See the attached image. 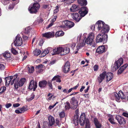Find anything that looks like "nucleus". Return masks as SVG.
<instances>
[{
  "label": "nucleus",
  "mask_w": 128,
  "mask_h": 128,
  "mask_svg": "<svg viewBox=\"0 0 128 128\" xmlns=\"http://www.w3.org/2000/svg\"><path fill=\"white\" fill-rule=\"evenodd\" d=\"M79 86V84H78L77 85L75 86V87H73L72 88L73 90H76L77 88Z\"/></svg>",
  "instance_id": "obj_60"
},
{
  "label": "nucleus",
  "mask_w": 128,
  "mask_h": 128,
  "mask_svg": "<svg viewBox=\"0 0 128 128\" xmlns=\"http://www.w3.org/2000/svg\"><path fill=\"white\" fill-rule=\"evenodd\" d=\"M44 67V65L41 64L38 66H36V68L38 70L42 68H44L43 67Z\"/></svg>",
  "instance_id": "obj_45"
},
{
  "label": "nucleus",
  "mask_w": 128,
  "mask_h": 128,
  "mask_svg": "<svg viewBox=\"0 0 128 128\" xmlns=\"http://www.w3.org/2000/svg\"><path fill=\"white\" fill-rule=\"evenodd\" d=\"M62 92L64 93H66L68 94V90L66 89H64L63 90Z\"/></svg>",
  "instance_id": "obj_59"
},
{
  "label": "nucleus",
  "mask_w": 128,
  "mask_h": 128,
  "mask_svg": "<svg viewBox=\"0 0 128 128\" xmlns=\"http://www.w3.org/2000/svg\"><path fill=\"white\" fill-rule=\"evenodd\" d=\"M106 75V72H104L100 74L98 78V80L99 84L102 82L104 80Z\"/></svg>",
  "instance_id": "obj_17"
},
{
  "label": "nucleus",
  "mask_w": 128,
  "mask_h": 128,
  "mask_svg": "<svg viewBox=\"0 0 128 128\" xmlns=\"http://www.w3.org/2000/svg\"><path fill=\"white\" fill-rule=\"evenodd\" d=\"M49 121L48 124L49 126H52L55 123V120L54 118L51 116H49L48 117Z\"/></svg>",
  "instance_id": "obj_21"
},
{
  "label": "nucleus",
  "mask_w": 128,
  "mask_h": 128,
  "mask_svg": "<svg viewBox=\"0 0 128 128\" xmlns=\"http://www.w3.org/2000/svg\"><path fill=\"white\" fill-rule=\"evenodd\" d=\"M109 118H108V120L112 124H115V122L113 116L111 115H109Z\"/></svg>",
  "instance_id": "obj_34"
},
{
  "label": "nucleus",
  "mask_w": 128,
  "mask_h": 128,
  "mask_svg": "<svg viewBox=\"0 0 128 128\" xmlns=\"http://www.w3.org/2000/svg\"><path fill=\"white\" fill-rule=\"evenodd\" d=\"M120 66L116 63V62H115L114 64L113 67L112 68V70L114 71H115L117 70Z\"/></svg>",
  "instance_id": "obj_32"
},
{
  "label": "nucleus",
  "mask_w": 128,
  "mask_h": 128,
  "mask_svg": "<svg viewBox=\"0 0 128 128\" xmlns=\"http://www.w3.org/2000/svg\"><path fill=\"white\" fill-rule=\"evenodd\" d=\"M11 76L12 77V79H13L11 82V85H12L14 83V81L17 78L18 75L17 74H16L14 75L13 76Z\"/></svg>",
  "instance_id": "obj_40"
},
{
  "label": "nucleus",
  "mask_w": 128,
  "mask_h": 128,
  "mask_svg": "<svg viewBox=\"0 0 128 128\" xmlns=\"http://www.w3.org/2000/svg\"><path fill=\"white\" fill-rule=\"evenodd\" d=\"M20 112H21V113L22 112H24L26 110V108L24 107H22V108H20Z\"/></svg>",
  "instance_id": "obj_51"
},
{
  "label": "nucleus",
  "mask_w": 128,
  "mask_h": 128,
  "mask_svg": "<svg viewBox=\"0 0 128 128\" xmlns=\"http://www.w3.org/2000/svg\"><path fill=\"white\" fill-rule=\"evenodd\" d=\"M20 106V104L18 103H16L13 104V106L14 107H17Z\"/></svg>",
  "instance_id": "obj_54"
},
{
  "label": "nucleus",
  "mask_w": 128,
  "mask_h": 128,
  "mask_svg": "<svg viewBox=\"0 0 128 128\" xmlns=\"http://www.w3.org/2000/svg\"><path fill=\"white\" fill-rule=\"evenodd\" d=\"M59 116L60 118H62L64 117L65 116V114L64 111L61 112L60 113Z\"/></svg>",
  "instance_id": "obj_42"
},
{
  "label": "nucleus",
  "mask_w": 128,
  "mask_h": 128,
  "mask_svg": "<svg viewBox=\"0 0 128 128\" xmlns=\"http://www.w3.org/2000/svg\"><path fill=\"white\" fill-rule=\"evenodd\" d=\"M80 125L83 126L85 124V128H90V124L88 120L85 118V114L84 113H82L80 116L79 120Z\"/></svg>",
  "instance_id": "obj_4"
},
{
  "label": "nucleus",
  "mask_w": 128,
  "mask_h": 128,
  "mask_svg": "<svg viewBox=\"0 0 128 128\" xmlns=\"http://www.w3.org/2000/svg\"><path fill=\"white\" fill-rule=\"evenodd\" d=\"M106 82H108L112 78L113 76V74L111 72H108L107 73L106 72Z\"/></svg>",
  "instance_id": "obj_19"
},
{
  "label": "nucleus",
  "mask_w": 128,
  "mask_h": 128,
  "mask_svg": "<svg viewBox=\"0 0 128 128\" xmlns=\"http://www.w3.org/2000/svg\"><path fill=\"white\" fill-rule=\"evenodd\" d=\"M56 80L57 82H60L61 80L60 78V76L58 75L55 76L52 80V81Z\"/></svg>",
  "instance_id": "obj_35"
},
{
  "label": "nucleus",
  "mask_w": 128,
  "mask_h": 128,
  "mask_svg": "<svg viewBox=\"0 0 128 128\" xmlns=\"http://www.w3.org/2000/svg\"><path fill=\"white\" fill-rule=\"evenodd\" d=\"M94 123L96 128H101L102 127V124L98 121L96 118H95L94 120Z\"/></svg>",
  "instance_id": "obj_25"
},
{
  "label": "nucleus",
  "mask_w": 128,
  "mask_h": 128,
  "mask_svg": "<svg viewBox=\"0 0 128 128\" xmlns=\"http://www.w3.org/2000/svg\"><path fill=\"white\" fill-rule=\"evenodd\" d=\"M47 84V82L45 80H43L39 83V86L40 88L45 87Z\"/></svg>",
  "instance_id": "obj_26"
},
{
  "label": "nucleus",
  "mask_w": 128,
  "mask_h": 128,
  "mask_svg": "<svg viewBox=\"0 0 128 128\" xmlns=\"http://www.w3.org/2000/svg\"><path fill=\"white\" fill-rule=\"evenodd\" d=\"M56 125L59 126L60 124V121L58 119H57L56 120Z\"/></svg>",
  "instance_id": "obj_56"
},
{
  "label": "nucleus",
  "mask_w": 128,
  "mask_h": 128,
  "mask_svg": "<svg viewBox=\"0 0 128 128\" xmlns=\"http://www.w3.org/2000/svg\"><path fill=\"white\" fill-rule=\"evenodd\" d=\"M76 46V44L75 43H72V44H71V46L72 48H73L74 47Z\"/></svg>",
  "instance_id": "obj_58"
},
{
  "label": "nucleus",
  "mask_w": 128,
  "mask_h": 128,
  "mask_svg": "<svg viewBox=\"0 0 128 128\" xmlns=\"http://www.w3.org/2000/svg\"><path fill=\"white\" fill-rule=\"evenodd\" d=\"M11 51L12 53H13L14 55L18 53L16 50L13 48H12Z\"/></svg>",
  "instance_id": "obj_48"
},
{
  "label": "nucleus",
  "mask_w": 128,
  "mask_h": 128,
  "mask_svg": "<svg viewBox=\"0 0 128 128\" xmlns=\"http://www.w3.org/2000/svg\"><path fill=\"white\" fill-rule=\"evenodd\" d=\"M65 109V110H68L70 108V104L68 102H66L64 104Z\"/></svg>",
  "instance_id": "obj_38"
},
{
  "label": "nucleus",
  "mask_w": 128,
  "mask_h": 128,
  "mask_svg": "<svg viewBox=\"0 0 128 128\" xmlns=\"http://www.w3.org/2000/svg\"><path fill=\"white\" fill-rule=\"evenodd\" d=\"M5 68L4 65L2 64H0V70H4Z\"/></svg>",
  "instance_id": "obj_46"
},
{
  "label": "nucleus",
  "mask_w": 128,
  "mask_h": 128,
  "mask_svg": "<svg viewBox=\"0 0 128 128\" xmlns=\"http://www.w3.org/2000/svg\"><path fill=\"white\" fill-rule=\"evenodd\" d=\"M41 53V50L38 49H36L33 52V53L35 56H38Z\"/></svg>",
  "instance_id": "obj_33"
},
{
  "label": "nucleus",
  "mask_w": 128,
  "mask_h": 128,
  "mask_svg": "<svg viewBox=\"0 0 128 128\" xmlns=\"http://www.w3.org/2000/svg\"><path fill=\"white\" fill-rule=\"evenodd\" d=\"M115 62H116V63L120 66L123 64L124 62V60L122 58H120L118 60L115 61Z\"/></svg>",
  "instance_id": "obj_37"
},
{
  "label": "nucleus",
  "mask_w": 128,
  "mask_h": 128,
  "mask_svg": "<svg viewBox=\"0 0 128 128\" xmlns=\"http://www.w3.org/2000/svg\"><path fill=\"white\" fill-rule=\"evenodd\" d=\"M10 1V0H4L2 1V3L4 5H6L8 4Z\"/></svg>",
  "instance_id": "obj_47"
},
{
  "label": "nucleus",
  "mask_w": 128,
  "mask_h": 128,
  "mask_svg": "<svg viewBox=\"0 0 128 128\" xmlns=\"http://www.w3.org/2000/svg\"><path fill=\"white\" fill-rule=\"evenodd\" d=\"M78 2L81 6H86L87 4L86 0H78Z\"/></svg>",
  "instance_id": "obj_31"
},
{
  "label": "nucleus",
  "mask_w": 128,
  "mask_h": 128,
  "mask_svg": "<svg viewBox=\"0 0 128 128\" xmlns=\"http://www.w3.org/2000/svg\"><path fill=\"white\" fill-rule=\"evenodd\" d=\"M72 15V18L77 22H79L82 18L78 13L76 12L73 13Z\"/></svg>",
  "instance_id": "obj_15"
},
{
  "label": "nucleus",
  "mask_w": 128,
  "mask_h": 128,
  "mask_svg": "<svg viewBox=\"0 0 128 128\" xmlns=\"http://www.w3.org/2000/svg\"><path fill=\"white\" fill-rule=\"evenodd\" d=\"M55 105H53L50 106L49 107V109L50 110L52 109L55 106Z\"/></svg>",
  "instance_id": "obj_64"
},
{
  "label": "nucleus",
  "mask_w": 128,
  "mask_h": 128,
  "mask_svg": "<svg viewBox=\"0 0 128 128\" xmlns=\"http://www.w3.org/2000/svg\"><path fill=\"white\" fill-rule=\"evenodd\" d=\"M94 34L92 32L90 33L88 35L86 33H84L82 36L81 34H80L77 38L79 42L76 46L77 50L84 46L85 43L92 47H95L96 44L94 40Z\"/></svg>",
  "instance_id": "obj_1"
},
{
  "label": "nucleus",
  "mask_w": 128,
  "mask_h": 128,
  "mask_svg": "<svg viewBox=\"0 0 128 128\" xmlns=\"http://www.w3.org/2000/svg\"><path fill=\"white\" fill-rule=\"evenodd\" d=\"M106 51L105 48L104 46H99L97 48L96 52L98 54H102Z\"/></svg>",
  "instance_id": "obj_20"
},
{
  "label": "nucleus",
  "mask_w": 128,
  "mask_h": 128,
  "mask_svg": "<svg viewBox=\"0 0 128 128\" xmlns=\"http://www.w3.org/2000/svg\"><path fill=\"white\" fill-rule=\"evenodd\" d=\"M111 99L112 100H115L117 102H119L120 101V99L118 96V94L116 92L113 93L111 96Z\"/></svg>",
  "instance_id": "obj_16"
},
{
  "label": "nucleus",
  "mask_w": 128,
  "mask_h": 128,
  "mask_svg": "<svg viewBox=\"0 0 128 128\" xmlns=\"http://www.w3.org/2000/svg\"><path fill=\"white\" fill-rule=\"evenodd\" d=\"M79 9L78 6L75 4L73 5L70 9L72 12H75L78 10Z\"/></svg>",
  "instance_id": "obj_28"
},
{
  "label": "nucleus",
  "mask_w": 128,
  "mask_h": 128,
  "mask_svg": "<svg viewBox=\"0 0 128 128\" xmlns=\"http://www.w3.org/2000/svg\"><path fill=\"white\" fill-rule=\"evenodd\" d=\"M14 43L15 46H20L22 44V40L19 35H18L16 37Z\"/></svg>",
  "instance_id": "obj_10"
},
{
  "label": "nucleus",
  "mask_w": 128,
  "mask_h": 128,
  "mask_svg": "<svg viewBox=\"0 0 128 128\" xmlns=\"http://www.w3.org/2000/svg\"><path fill=\"white\" fill-rule=\"evenodd\" d=\"M88 10L86 7H84L81 8L79 11L81 17L84 16L88 12Z\"/></svg>",
  "instance_id": "obj_11"
},
{
  "label": "nucleus",
  "mask_w": 128,
  "mask_h": 128,
  "mask_svg": "<svg viewBox=\"0 0 128 128\" xmlns=\"http://www.w3.org/2000/svg\"><path fill=\"white\" fill-rule=\"evenodd\" d=\"M34 97V94H32L31 95V97L28 98V101H30L32 100Z\"/></svg>",
  "instance_id": "obj_49"
},
{
  "label": "nucleus",
  "mask_w": 128,
  "mask_h": 128,
  "mask_svg": "<svg viewBox=\"0 0 128 128\" xmlns=\"http://www.w3.org/2000/svg\"><path fill=\"white\" fill-rule=\"evenodd\" d=\"M96 26L98 30H101V32L104 34L108 32L110 30L109 26L101 20L98 21L96 24Z\"/></svg>",
  "instance_id": "obj_3"
},
{
  "label": "nucleus",
  "mask_w": 128,
  "mask_h": 128,
  "mask_svg": "<svg viewBox=\"0 0 128 128\" xmlns=\"http://www.w3.org/2000/svg\"><path fill=\"white\" fill-rule=\"evenodd\" d=\"M116 119L120 124H125L126 121L124 118L119 115H116Z\"/></svg>",
  "instance_id": "obj_13"
},
{
  "label": "nucleus",
  "mask_w": 128,
  "mask_h": 128,
  "mask_svg": "<svg viewBox=\"0 0 128 128\" xmlns=\"http://www.w3.org/2000/svg\"><path fill=\"white\" fill-rule=\"evenodd\" d=\"M74 24L68 20L64 21L62 22V25L60 26V28L64 29L67 27L71 28L74 26Z\"/></svg>",
  "instance_id": "obj_6"
},
{
  "label": "nucleus",
  "mask_w": 128,
  "mask_h": 128,
  "mask_svg": "<svg viewBox=\"0 0 128 128\" xmlns=\"http://www.w3.org/2000/svg\"><path fill=\"white\" fill-rule=\"evenodd\" d=\"M128 66V64H126L121 67L118 71V74H121Z\"/></svg>",
  "instance_id": "obj_23"
},
{
  "label": "nucleus",
  "mask_w": 128,
  "mask_h": 128,
  "mask_svg": "<svg viewBox=\"0 0 128 128\" xmlns=\"http://www.w3.org/2000/svg\"><path fill=\"white\" fill-rule=\"evenodd\" d=\"M43 43V40L42 39L40 40V42H39V44L40 45V46H42Z\"/></svg>",
  "instance_id": "obj_55"
},
{
  "label": "nucleus",
  "mask_w": 128,
  "mask_h": 128,
  "mask_svg": "<svg viewBox=\"0 0 128 128\" xmlns=\"http://www.w3.org/2000/svg\"><path fill=\"white\" fill-rule=\"evenodd\" d=\"M98 66L96 65H95L94 66V71H97L98 69Z\"/></svg>",
  "instance_id": "obj_52"
},
{
  "label": "nucleus",
  "mask_w": 128,
  "mask_h": 128,
  "mask_svg": "<svg viewBox=\"0 0 128 128\" xmlns=\"http://www.w3.org/2000/svg\"><path fill=\"white\" fill-rule=\"evenodd\" d=\"M64 34V32L61 30L58 31L55 34V36L56 37H59L63 36Z\"/></svg>",
  "instance_id": "obj_27"
},
{
  "label": "nucleus",
  "mask_w": 128,
  "mask_h": 128,
  "mask_svg": "<svg viewBox=\"0 0 128 128\" xmlns=\"http://www.w3.org/2000/svg\"><path fill=\"white\" fill-rule=\"evenodd\" d=\"M10 54L8 51H6L2 54L3 56H10L11 55Z\"/></svg>",
  "instance_id": "obj_41"
},
{
  "label": "nucleus",
  "mask_w": 128,
  "mask_h": 128,
  "mask_svg": "<svg viewBox=\"0 0 128 128\" xmlns=\"http://www.w3.org/2000/svg\"><path fill=\"white\" fill-rule=\"evenodd\" d=\"M15 112L17 114L21 113V112H20V110H16L15 111Z\"/></svg>",
  "instance_id": "obj_62"
},
{
  "label": "nucleus",
  "mask_w": 128,
  "mask_h": 128,
  "mask_svg": "<svg viewBox=\"0 0 128 128\" xmlns=\"http://www.w3.org/2000/svg\"><path fill=\"white\" fill-rule=\"evenodd\" d=\"M14 4H10L8 8V9L11 10H12L14 6Z\"/></svg>",
  "instance_id": "obj_50"
},
{
  "label": "nucleus",
  "mask_w": 128,
  "mask_h": 128,
  "mask_svg": "<svg viewBox=\"0 0 128 128\" xmlns=\"http://www.w3.org/2000/svg\"><path fill=\"white\" fill-rule=\"evenodd\" d=\"M27 70L28 71V72L30 73H32L34 71V67L31 66H27Z\"/></svg>",
  "instance_id": "obj_36"
},
{
  "label": "nucleus",
  "mask_w": 128,
  "mask_h": 128,
  "mask_svg": "<svg viewBox=\"0 0 128 128\" xmlns=\"http://www.w3.org/2000/svg\"><path fill=\"white\" fill-rule=\"evenodd\" d=\"M118 95V96L120 98V100L124 99L126 97L125 96L121 90H120L119 92Z\"/></svg>",
  "instance_id": "obj_30"
},
{
  "label": "nucleus",
  "mask_w": 128,
  "mask_h": 128,
  "mask_svg": "<svg viewBox=\"0 0 128 128\" xmlns=\"http://www.w3.org/2000/svg\"><path fill=\"white\" fill-rule=\"evenodd\" d=\"M12 106V104L10 103H8L6 104L5 105L6 107V108H8Z\"/></svg>",
  "instance_id": "obj_53"
},
{
  "label": "nucleus",
  "mask_w": 128,
  "mask_h": 128,
  "mask_svg": "<svg viewBox=\"0 0 128 128\" xmlns=\"http://www.w3.org/2000/svg\"><path fill=\"white\" fill-rule=\"evenodd\" d=\"M78 115H75L73 122L75 125H77L78 124Z\"/></svg>",
  "instance_id": "obj_29"
},
{
  "label": "nucleus",
  "mask_w": 128,
  "mask_h": 128,
  "mask_svg": "<svg viewBox=\"0 0 128 128\" xmlns=\"http://www.w3.org/2000/svg\"><path fill=\"white\" fill-rule=\"evenodd\" d=\"M96 26L94 25H92L91 26L90 28L92 30H94L95 28V26Z\"/></svg>",
  "instance_id": "obj_61"
},
{
  "label": "nucleus",
  "mask_w": 128,
  "mask_h": 128,
  "mask_svg": "<svg viewBox=\"0 0 128 128\" xmlns=\"http://www.w3.org/2000/svg\"><path fill=\"white\" fill-rule=\"evenodd\" d=\"M37 86V83L32 80L30 81L29 85L28 88L30 89H33V90L35 91Z\"/></svg>",
  "instance_id": "obj_12"
},
{
  "label": "nucleus",
  "mask_w": 128,
  "mask_h": 128,
  "mask_svg": "<svg viewBox=\"0 0 128 128\" xmlns=\"http://www.w3.org/2000/svg\"><path fill=\"white\" fill-rule=\"evenodd\" d=\"M70 64L69 62L67 61L65 64L63 68V71L64 73H66L70 70Z\"/></svg>",
  "instance_id": "obj_14"
},
{
  "label": "nucleus",
  "mask_w": 128,
  "mask_h": 128,
  "mask_svg": "<svg viewBox=\"0 0 128 128\" xmlns=\"http://www.w3.org/2000/svg\"><path fill=\"white\" fill-rule=\"evenodd\" d=\"M6 88L5 87H3L1 88L0 89V93H2L5 91Z\"/></svg>",
  "instance_id": "obj_43"
},
{
  "label": "nucleus",
  "mask_w": 128,
  "mask_h": 128,
  "mask_svg": "<svg viewBox=\"0 0 128 128\" xmlns=\"http://www.w3.org/2000/svg\"><path fill=\"white\" fill-rule=\"evenodd\" d=\"M78 101L74 97H72L71 98L70 103L72 108L74 109L76 108L78 106Z\"/></svg>",
  "instance_id": "obj_9"
},
{
  "label": "nucleus",
  "mask_w": 128,
  "mask_h": 128,
  "mask_svg": "<svg viewBox=\"0 0 128 128\" xmlns=\"http://www.w3.org/2000/svg\"><path fill=\"white\" fill-rule=\"evenodd\" d=\"M12 79V77L10 76L7 77L5 78L6 84V86H8L10 84Z\"/></svg>",
  "instance_id": "obj_22"
},
{
  "label": "nucleus",
  "mask_w": 128,
  "mask_h": 128,
  "mask_svg": "<svg viewBox=\"0 0 128 128\" xmlns=\"http://www.w3.org/2000/svg\"><path fill=\"white\" fill-rule=\"evenodd\" d=\"M122 115L128 118V114L125 113L124 112L123 113Z\"/></svg>",
  "instance_id": "obj_63"
},
{
  "label": "nucleus",
  "mask_w": 128,
  "mask_h": 128,
  "mask_svg": "<svg viewBox=\"0 0 128 128\" xmlns=\"http://www.w3.org/2000/svg\"><path fill=\"white\" fill-rule=\"evenodd\" d=\"M26 81V79L25 78H21L20 80L19 83L18 80H16L15 83L14 84V88L17 90L18 88V86H22L23 85L24 82Z\"/></svg>",
  "instance_id": "obj_8"
},
{
  "label": "nucleus",
  "mask_w": 128,
  "mask_h": 128,
  "mask_svg": "<svg viewBox=\"0 0 128 128\" xmlns=\"http://www.w3.org/2000/svg\"><path fill=\"white\" fill-rule=\"evenodd\" d=\"M31 29L29 27L26 28L24 30V32L26 34H28L31 31Z\"/></svg>",
  "instance_id": "obj_39"
},
{
  "label": "nucleus",
  "mask_w": 128,
  "mask_h": 128,
  "mask_svg": "<svg viewBox=\"0 0 128 128\" xmlns=\"http://www.w3.org/2000/svg\"><path fill=\"white\" fill-rule=\"evenodd\" d=\"M59 7L58 6H56L55 8L56 9H55L54 11V14L56 13L59 11Z\"/></svg>",
  "instance_id": "obj_44"
},
{
  "label": "nucleus",
  "mask_w": 128,
  "mask_h": 128,
  "mask_svg": "<svg viewBox=\"0 0 128 128\" xmlns=\"http://www.w3.org/2000/svg\"><path fill=\"white\" fill-rule=\"evenodd\" d=\"M48 84L50 87V88L52 89V83L51 82H48Z\"/></svg>",
  "instance_id": "obj_57"
},
{
  "label": "nucleus",
  "mask_w": 128,
  "mask_h": 128,
  "mask_svg": "<svg viewBox=\"0 0 128 128\" xmlns=\"http://www.w3.org/2000/svg\"><path fill=\"white\" fill-rule=\"evenodd\" d=\"M70 51V48L67 46H65L63 47H59L54 49L51 54L52 56L56 54L64 56L68 54Z\"/></svg>",
  "instance_id": "obj_2"
},
{
  "label": "nucleus",
  "mask_w": 128,
  "mask_h": 128,
  "mask_svg": "<svg viewBox=\"0 0 128 128\" xmlns=\"http://www.w3.org/2000/svg\"><path fill=\"white\" fill-rule=\"evenodd\" d=\"M107 38L108 35L107 34H99L96 37V42L97 43L101 42H106L107 41Z\"/></svg>",
  "instance_id": "obj_5"
},
{
  "label": "nucleus",
  "mask_w": 128,
  "mask_h": 128,
  "mask_svg": "<svg viewBox=\"0 0 128 128\" xmlns=\"http://www.w3.org/2000/svg\"><path fill=\"white\" fill-rule=\"evenodd\" d=\"M52 49V48L49 47L44 49L41 54L42 56H46L47 54L49 53V51Z\"/></svg>",
  "instance_id": "obj_24"
},
{
  "label": "nucleus",
  "mask_w": 128,
  "mask_h": 128,
  "mask_svg": "<svg viewBox=\"0 0 128 128\" xmlns=\"http://www.w3.org/2000/svg\"><path fill=\"white\" fill-rule=\"evenodd\" d=\"M43 37L50 38L54 37V33L53 32H48L43 34H42Z\"/></svg>",
  "instance_id": "obj_18"
},
{
  "label": "nucleus",
  "mask_w": 128,
  "mask_h": 128,
  "mask_svg": "<svg viewBox=\"0 0 128 128\" xmlns=\"http://www.w3.org/2000/svg\"><path fill=\"white\" fill-rule=\"evenodd\" d=\"M40 7L39 4L37 3H34L32 6L31 8L30 7L28 10L31 13H35L37 12V10Z\"/></svg>",
  "instance_id": "obj_7"
}]
</instances>
